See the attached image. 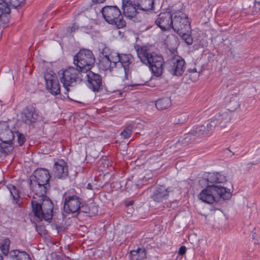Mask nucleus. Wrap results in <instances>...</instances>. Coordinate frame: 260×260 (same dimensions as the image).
I'll use <instances>...</instances> for the list:
<instances>
[{
  "mask_svg": "<svg viewBox=\"0 0 260 260\" xmlns=\"http://www.w3.org/2000/svg\"><path fill=\"white\" fill-rule=\"evenodd\" d=\"M129 204L132 205V202L129 203Z\"/></svg>",
  "mask_w": 260,
  "mask_h": 260,
  "instance_id": "864d4df0",
  "label": "nucleus"
},
{
  "mask_svg": "<svg viewBox=\"0 0 260 260\" xmlns=\"http://www.w3.org/2000/svg\"><path fill=\"white\" fill-rule=\"evenodd\" d=\"M14 137V133L8 122H0V140L2 142H12Z\"/></svg>",
  "mask_w": 260,
  "mask_h": 260,
  "instance_id": "dca6fc26",
  "label": "nucleus"
},
{
  "mask_svg": "<svg viewBox=\"0 0 260 260\" xmlns=\"http://www.w3.org/2000/svg\"><path fill=\"white\" fill-rule=\"evenodd\" d=\"M9 253L11 260H31L29 254L19 249L12 250Z\"/></svg>",
  "mask_w": 260,
  "mask_h": 260,
  "instance_id": "a878e982",
  "label": "nucleus"
},
{
  "mask_svg": "<svg viewBox=\"0 0 260 260\" xmlns=\"http://www.w3.org/2000/svg\"><path fill=\"white\" fill-rule=\"evenodd\" d=\"M99 50L101 53V57H110V49L108 47L105 46L104 44L99 45Z\"/></svg>",
  "mask_w": 260,
  "mask_h": 260,
  "instance_id": "e433bc0d",
  "label": "nucleus"
},
{
  "mask_svg": "<svg viewBox=\"0 0 260 260\" xmlns=\"http://www.w3.org/2000/svg\"><path fill=\"white\" fill-rule=\"evenodd\" d=\"M78 29V27L75 25V26H73L72 27H69L68 28V31L73 32L75 31Z\"/></svg>",
  "mask_w": 260,
  "mask_h": 260,
  "instance_id": "a18cd8bd",
  "label": "nucleus"
},
{
  "mask_svg": "<svg viewBox=\"0 0 260 260\" xmlns=\"http://www.w3.org/2000/svg\"><path fill=\"white\" fill-rule=\"evenodd\" d=\"M190 30H185L181 33H177L182 39L184 40L187 45H191L193 43V39L191 36L188 34Z\"/></svg>",
  "mask_w": 260,
  "mask_h": 260,
  "instance_id": "c9c22d12",
  "label": "nucleus"
},
{
  "mask_svg": "<svg viewBox=\"0 0 260 260\" xmlns=\"http://www.w3.org/2000/svg\"><path fill=\"white\" fill-rule=\"evenodd\" d=\"M21 117L23 122L30 125L38 119L39 114L36 108L34 105H30L23 109Z\"/></svg>",
  "mask_w": 260,
  "mask_h": 260,
  "instance_id": "9b49d317",
  "label": "nucleus"
},
{
  "mask_svg": "<svg viewBox=\"0 0 260 260\" xmlns=\"http://www.w3.org/2000/svg\"><path fill=\"white\" fill-rule=\"evenodd\" d=\"M101 12L105 20L109 24H114L119 28L126 25L121 11L117 6H105L102 8Z\"/></svg>",
  "mask_w": 260,
  "mask_h": 260,
  "instance_id": "20e7f679",
  "label": "nucleus"
},
{
  "mask_svg": "<svg viewBox=\"0 0 260 260\" xmlns=\"http://www.w3.org/2000/svg\"><path fill=\"white\" fill-rule=\"evenodd\" d=\"M106 0H92V2L94 4H100V3H103Z\"/></svg>",
  "mask_w": 260,
  "mask_h": 260,
  "instance_id": "49530a36",
  "label": "nucleus"
},
{
  "mask_svg": "<svg viewBox=\"0 0 260 260\" xmlns=\"http://www.w3.org/2000/svg\"><path fill=\"white\" fill-rule=\"evenodd\" d=\"M252 238L253 239H255L256 240H260V232L258 233H256V232H252Z\"/></svg>",
  "mask_w": 260,
  "mask_h": 260,
  "instance_id": "c03bdc74",
  "label": "nucleus"
},
{
  "mask_svg": "<svg viewBox=\"0 0 260 260\" xmlns=\"http://www.w3.org/2000/svg\"><path fill=\"white\" fill-rule=\"evenodd\" d=\"M171 104V101L170 98L165 97L158 100L155 103L156 107L157 109L162 110L169 107Z\"/></svg>",
  "mask_w": 260,
  "mask_h": 260,
  "instance_id": "c756f323",
  "label": "nucleus"
},
{
  "mask_svg": "<svg viewBox=\"0 0 260 260\" xmlns=\"http://www.w3.org/2000/svg\"><path fill=\"white\" fill-rule=\"evenodd\" d=\"M129 204L132 205V202L129 203Z\"/></svg>",
  "mask_w": 260,
  "mask_h": 260,
  "instance_id": "603ef678",
  "label": "nucleus"
},
{
  "mask_svg": "<svg viewBox=\"0 0 260 260\" xmlns=\"http://www.w3.org/2000/svg\"><path fill=\"white\" fill-rule=\"evenodd\" d=\"M16 133V135L17 136V141L19 143V145L20 146H21L23 145V144L25 142V140H26L23 134L19 133L18 132H17Z\"/></svg>",
  "mask_w": 260,
  "mask_h": 260,
  "instance_id": "ea45409f",
  "label": "nucleus"
},
{
  "mask_svg": "<svg viewBox=\"0 0 260 260\" xmlns=\"http://www.w3.org/2000/svg\"><path fill=\"white\" fill-rule=\"evenodd\" d=\"M120 54L115 52L110 53V59H111V64L113 68L119 67Z\"/></svg>",
  "mask_w": 260,
  "mask_h": 260,
  "instance_id": "f704fd0d",
  "label": "nucleus"
},
{
  "mask_svg": "<svg viewBox=\"0 0 260 260\" xmlns=\"http://www.w3.org/2000/svg\"><path fill=\"white\" fill-rule=\"evenodd\" d=\"M0 260H3V257L1 254H0Z\"/></svg>",
  "mask_w": 260,
  "mask_h": 260,
  "instance_id": "8fccbe9b",
  "label": "nucleus"
},
{
  "mask_svg": "<svg viewBox=\"0 0 260 260\" xmlns=\"http://www.w3.org/2000/svg\"><path fill=\"white\" fill-rule=\"evenodd\" d=\"M188 71L191 73H196L197 72L196 68L190 69L188 70Z\"/></svg>",
  "mask_w": 260,
  "mask_h": 260,
  "instance_id": "de8ad7c7",
  "label": "nucleus"
},
{
  "mask_svg": "<svg viewBox=\"0 0 260 260\" xmlns=\"http://www.w3.org/2000/svg\"><path fill=\"white\" fill-rule=\"evenodd\" d=\"M137 52L141 61L149 67L154 76L159 77L162 75L164 59L161 55L151 51L145 46L138 48Z\"/></svg>",
  "mask_w": 260,
  "mask_h": 260,
  "instance_id": "f257e3e1",
  "label": "nucleus"
},
{
  "mask_svg": "<svg viewBox=\"0 0 260 260\" xmlns=\"http://www.w3.org/2000/svg\"><path fill=\"white\" fill-rule=\"evenodd\" d=\"M84 72L80 68L70 67L62 71L60 80L66 90L65 94L70 91V86L81 83L83 79Z\"/></svg>",
  "mask_w": 260,
  "mask_h": 260,
  "instance_id": "7ed1b4c3",
  "label": "nucleus"
},
{
  "mask_svg": "<svg viewBox=\"0 0 260 260\" xmlns=\"http://www.w3.org/2000/svg\"><path fill=\"white\" fill-rule=\"evenodd\" d=\"M12 142H2L0 144V151L5 154H8L11 152L12 149L11 145Z\"/></svg>",
  "mask_w": 260,
  "mask_h": 260,
  "instance_id": "473e14b6",
  "label": "nucleus"
},
{
  "mask_svg": "<svg viewBox=\"0 0 260 260\" xmlns=\"http://www.w3.org/2000/svg\"><path fill=\"white\" fill-rule=\"evenodd\" d=\"M172 20V28L177 33L190 30L188 18L185 13L179 11L174 12Z\"/></svg>",
  "mask_w": 260,
  "mask_h": 260,
  "instance_id": "0eeeda50",
  "label": "nucleus"
},
{
  "mask_svg": "<svg viewBox=\"0 0 260 260\" xmlns=\"http://www.w3.org/2000/svg\"><path fill=\"white\" fill-rule=\"evenodd\" d=\"M132 134V126L128 125L126 126L120 133L121 138L123 139H128L131 137Z\"/></svg>",
  "mask_w": 260,
  "mask_h": 260,
  "instance_id": "58836bf2",
  "label": "nucleus"
},
{
  "mask_svg": "<svg viewBox=\"0 0 260 260\" xmlns=\"http://www.w3.org/2000/svg\"><path fill=\"white\" fill-rule=\"evenodd\" d=\"M214 190H215V195L216 196V202L219 199L222 198L223 200H228L231 197L230 190L221 186L214 185Z\"/></svg>",
  "mask_w": 260,
  "mask_h": 260,
  "instance_id": "5701e85b",
  "label": "nucleus"
},
{
  "mask_svg": "<svg viewBox=\"0 0 260 260\" xmlns=\"http://www.w3.org/2000/svg\"><path fill=\"white\" fill-rule=\"evenodd\" d=\"M131 260H142L146 258V253L145 249L138 248L137 250H132L130 252Z\"/></svg>",
  "mask_w": 260,
  "mask_h": 260,
  "instance_id": "cd10ccee",
  "label": "nucleus"
},
{
  "mask_svg": "<svg viewBox=\"0 0 260 260\" xmlns=\"http://www.w3.org/2000/svg\"><path fill=\"white\" fill-rule=\"evenodd\" d=\"M142 85L141 84H135V85ZM133 86H134V85H133Z\"/></svg>",
  "mask_w": 260,
  "mask_h": 260,
  "instance_id": "3c124183",
  "label": "nucleus"
},
{
  "mask_svg": "<svg viewBox=\"0 0 260 260\" xmlns=\"http://www.w3.org/2000/svg\"><path fill=\"white\" fill-rule=\"evenodd\" d=\"M87 188L88 189H92V185L91 183H88L87 185Z\"/></svg>",
  "mask_w": 260,
  "mask_h": 260,
  "instance_id": "09e8293b",
  "label": "nucleus"
},
{
  "mask_svg": "<svg viewBox=\"0 0 260 260\" xmlns=\"http://www.w3.org/2000/svg\"><path fill=\"white\" fill-rule=\"evenodd\" d=\"M30 188L35 194L32 198H44L47 197L45 194L49 190L50 185L36 183L35 181H31L30 184Z\"/></svg>",
  "mask_w": 260,
  "mask_h": 260,
  "instance_id": "f3484780",
  "label": "nucleus"
},
{
  "mask_svg": "<svg viewBox=\"0 0 260 260\" xmlns=\"http://www.w3.org/2000/svg\"><path fill=\"white\" fill-rule=\"evenodd\" d=\"M89 211V209L88 208H87L86 207H85L82 203L81 209L79 210V212H82L84 213H88Z\"/></svg>",
  "mask_w": 260,
  "mask_h": 260,
  "instance_id": "37998d69",
  "label": "nucleus"
},
{
  "mask_svg": "<svg viewBox=\"0 0 260 260\" xmlns=\"http://www.w3.org/2000/svg\"><path fill=\"white\" fill-rule=\"evenodd\" d=\"M260 13V2H255L253 7V14Z\"/></svg>",
  "mask_w": 260,
  "mask_h": 260,
  "instance_id": "a19ab883",
  "label": "nucleus"
},
{
  "mask_svg": "<svg viewBox=\"0 0 260 260\" xmlns=\"http://www.w3.org/2000/svg\"><path fill=\"white\" fill-rule=\"evenodd\" d=\"M225 102L229 111H234L240 109L239 98L237 95H232L230 97H226Z\"/></svg>",
  "mask_w": 260,
  "mask_h": 260,
  "instance_id": "393cba45",
  "label": "nucleus"
},
{
  "mask_svg": "<svg viewBox=\"0 0 260 260\" xmlns=\"http://www.w3.org/2000/svg\"><path fill=\"white\" fill-rule=\"evenodd\" d=\"M173 14L170 12L160 13L155 23L162 31L170 29L172 26Z\"/></svg>",
  "mask_w": 260,
  "mask_h": 260,
  "instance_id": "f8f14e48",
  "label": "nucleus"
},
{
  "mask_svg": "<svg viewBox=\"0 0 260 260\" xmlns=\"http://www.w3.org/2000/svg\"><path fill=\"white\" fill-rule=\"evenodd\" d=\"M226 174L223 172L208 173L207 180L210 183H223L227 180Z\"/></svg>",
  "mask_w": 260,
  "mask_h": 260,
  "instance_id": "4be33fe9",
  "label": "nucleus"
},
{
  "mask_svg": "<svg viewBox=\"0 0 260 260\" xmlns=\"http://www.w3.org/2000/svg\"><path fill=\"white\" fill-rule=\"evenodd\" d=\"M169 192L168 188H166L164 186H159L154 190L151 198L156 202H163L168 199Z\"/></svg>",
  "mask_w": 260,
  "mask_h": 260,
  "instance_id": "6ab92c4d",
  "label": "nucleus"
},
{
  "mask_svg": "<svg viewBox=\"0 0 260 260\" xmlns=\"http://www.w3.org/2000/svg\"><path fill=\"white\" fill-rule=\"evenodd\" d=\"M25 0H0V26L9 22L11 9L17 8L24 4Z\"/></svg>",
  "mask_w": 260,
  "mask_h": 260,
  "instance_id": "423d86ee",
  "label": "nucleus"
},
{
  "mask_svg": "<svg viewBox=\"0 0 260 260\" xmlns=\"http://www.w3.org/2000/svg\"><path fill=\"white\" fill-rule=\"evenodd\" d=\"M54 176L59 179L66 178L68 176V166L67 163L62 159L55 162L53 167Z\"/></svg>",
  "mask_w": 260,
  "mask_h": 260,
  "instance_id": "4468645a",
  "label": "nucleus"
},
{
  "mask_svg": "<svg viewBox=\"0 0 260 260\" xmlns=\"http://www.w3.org/2000/svg\"><path fill=\"white\" fill-rule=\"evenodd\" d=\"M64 212L67 213H79L81 209L82 199L77 195L69 194L65 192L63 194Z\"/></svg>",
  "mask_w": 260,
  "mask_h": 260,
  "instance_id": "6e6552de",
  "label": "nucleus"
},
{
  "mask_svg": "<svg viewBox=\"0 0 260 260\" xmlns=\"http://www.w3.org/2000/svg\"><path fill=\"white\" fill-rule=\"evenodd\" d=\"M133 61V57L131 54H121L119 66L123 68L125 77L128 78L129 73V66Z\"/></svg>",
  "mask_w": 260,
  "mask_h": 260,
  "instance_id": "412c9836",
  "label": "nucleus"
},
{
  "mask_svg": "<svg viewBox=\"0 0 260 260\" xmlns=\"http://www.w3.org/2000/svg\"><path fill=\"white\" fill-rule=\"evenodd\" d=\"M171 63L169 69L170 73L174 76H179L183 74L185 70V62L180 56L175 57L171 60Z\"/></svg>",
  "mask_w": 260,
  "mask_h": 260,
  "instance_id": "ddd939ff",
  "label": "nucleus"
},
{
  "mask_svg": "<svg viewBox=\"0 0 260 260\" xmlns=\"http://www.w3.org/2000/svg\"><path fill=\"white\" fill-rule=\"evenodd\" d=\"M10 241L9 239H5L0 246V249L4 255H7L9 253Z\"/></svg>",
  "mask_w": 260,
  "mask_h": 260,
  "instance_id": "4c0bfd02",
  "label": "nucleus"
},
{
  "mask_svg": "<svg viewBox=\"0 0 260 260\" xmlns=\"http://www.w3.org/2000/svg\"><path fill=\"white\" fill-rule=\"evenodd\" d=\"M8 189L10 192L11 195L12 196L13 199L15 201V203L18 204V202L19 201V191L18 189L13 185H9L8 186Z\"/></svg>",
  "mask_w": 260,
  "mask_h": 260,
  "instance_id": "2f4dec72",
  "label": "nucleus"
},
{
  "mask_svg": "<svg viewBox=\"0 0 260 260\" xmlns=\"http://www.w3.org/2000/svg\"><path fill=\"white\" fill-rule=\"evenodd\" d=\"M99 67L103 71L111 70V69L113 68L110 57H101L99 60Z\"/></svg>",
  "mask_w": 260,
  "mask_h": 260,
  "instance_id": "7c9ffc66",
  "label": "nucleus"
},
{
  "mask_svg": "<svg viewBox=\"0 0 260 260\" xmlns=\"http://www.w3.org/2000/svg\"><path fill=\"white\" fill-rule=\"evenodd\" d=\"M215 117L217 118L219 125L222 127L225 126V124L228 123L231 119L229 112L228 111L219 112Z\"/></svg>",
  "mask_w": 260,
  "mask_h": 260,
  "instance_id": "c85d7f7f",
  "label": "nucleus"
},
{
  "mask_svg": "<svg viewBox=\"0 0 260 260\" xmlns=\"http://www.w3.org/2000/svg\"><path fill=\"white\" fill-rule=\"evenodd\" d=\"M46 89L49 93L53 95L60 93V85L56 75L53 72H47L44 74Z\"/></svg>",
  "mask_w": 260,
  "mask_h": 260,
  "instance_id": "1a4fd4ad",
  "label": "nucleus"
},
{
  "mask_svg": "<svg viewBox=\"0 0 260 260\" xmlns=\"http://www.w3.org/2000/svg\"><path fill=\"white\" fill-rule=\"evenodd\" d=\"M214 191H215V190H214L213 185H208L198 194V198L205 203L212 204L214 202H216V196Z\"/></svg>",
  "mask_w": 260,
  "mask_h": 260,
  "instance_id": "2eb2a0df",
  "label": "nucleus"
},
{
  "mask_svg": "<svg viewBox=\"0 0 260 260\" xmlns=\"http://www.w3.org/2000/svg\"><path fill=\"white\" fill-rule=\"evenodd\" d=\"M85 79H86L88 87L94 92H99L103 88L102 78L98 74L90 70L83 73Z\"/></svg>",
  "mask_w": 260,
  "mask_h": 260,
  "instance_id": "9d476101",
  "label": "nucleus"
},
{
  "mask_svg": "<svg viewBox=\"0 0 260 260\" xmlns=\"http://www.w3.org/2000/svg\"><path fill=\"white\" fill-rule=\"evenodd\" d=\"M50 178L49 172L45 169L37 170L35 172L34 177L30 179L31 181H35L36 183L43 184L46 185H49L48 181Z\"/></svg>",
  "mask_w": 260,
  "mask_h": 260,
  "instance_id": "a211bd4d",
  "label": "nucleus"
},
{
  "mask_svg": "<svg viewBox=\"0 0 260 260\" xmlns=\"http://www.w3.org/2000/svg\"><path fill=\"white\" fill-rule=\"evenodd\" d=\"M154 0H135L134 3L138 9L144 11L152 10Z\"/></svg>",
  "mask_w": 260,
  "mask_h": 260,
  "instance_id": "bb28decb",
  "label": "nucleus"
},
{
  "mask_svg": "<svg viewBox=\"0 0 260 260\" xmlns=\"http://www.w3.org/2000/svg\"><path fill=\"white\" fill-rule=\"evenodd\" d=\"M218 123L219 122H218L217 117H214L213 118H212L206 127V130L207 134H208L210 133H212L216 126L219 125Z\"/></svg>",
  "mask_w": 260,
  "mask_h": 260,
  "instance_id": "72a5a7b5",
  "label": "nucleus"
},
{
  "mask_svg": "<svg viewBox=\"0 0 260 260\" xmlns=\"http://www.w3.org/2000/svg\"><path fill=\"white\" fill-rule=\"evenodd\" d=\"M186 248L185 246H181L178 251V255L183 256L186 253Z\"/></svg>",
  "mask_w": 260,
  "mask_h": 260,
  "instance_id": "79ce46f5",
  "label": "nucleus"
},
{
  "mask_svg": "<svg viewBox=\"0 0 260 260\" xmlns=\"http://www.w3.org/2000/svg\"><path fill=\"white\" fill-rule=\"evenodd\" d=\"M136 7L135 3L133 4V2L131 1H125L122 0V9L123 14L125 17L129 18L134 17L137 13Z\"/></svg>",
  "mask_w": 260,
  "mask_h": 260,
  "instance_id": "aec40b11",
  "label": "nucleus"
},
{
  "mask_svg": "<svg viewBox=\"0 0 260 260\" xmlns=\"http://www.w3.org/2000/svg\"><path fill=\"white\" fill-rule=\"evenodd\" d=\"M95 58L92 52L83 49L74 56V64L83 72L90 70L94 65Z\"/></svg>",
  "mask_w": 260,
  "mask_h": 260,
  "instance_id": "39448f33",
  "label": "nucleus"
},
{
  "mask_svg": "<svg viewBox=\"0 0 260 260\" xmlns=\"http://www.w3.org/2000/svg\"><path fill=\"white\" fill-rule=\"evenodd\" d=\"M208 134L206 130V126L203 125H199L194 126L188 134V136L185 138V141L188 139H190L192 137H200L201 136H205Z\"/></svg>",
  "mask_w": 260,
  "mask_h": 260,
  "instance_id": "b1692460",
  "label": "nucleus"
},
{
  "mask_svg": "<svg viewBox=\"0 0 260 260\" xmlns=\"http://www.w3.org/2000/svg\"><path fill=\"white\" fill-rule=\"evenodd\" d=\"M32 211L34 215L40 220L50 222L52 218L53 204L47 197L44 198H32L31 200Z\"/></svg>",
  "mask_w": 260,
  "mask_h": 260,
  "instance_id": "f03ea898",
  "label": "nucleus"
}]
</instances>
